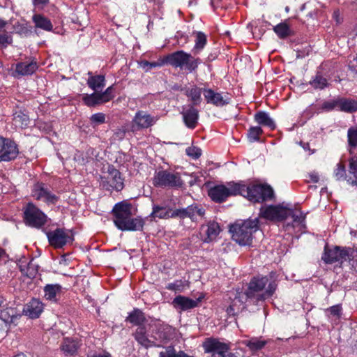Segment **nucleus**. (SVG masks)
<instances>
[{
    "instance_id": "nucleus-1",
    "label": "nucleus",
    "mask_w": 357,
    "mask_h": 357,
    "mask_svg": "<svg viewBox=\"0 0 357 357\" xmlns=\"http://www.w3.org/2000/svg\"><path fill=\"white\" fill-rule=\"evenodd\" d=\"M259 215L270 220H286L287 222L284 227L289 234L305 232V215L300 208H291L281 204L264 206L260 208Z\"/></svg>"
},
{
    "instance_id": "nucleus-2",
    "label": "nucleus",
    "mask_w": 357,
    "mask_h": 357,
    "mask_svg": "<svg viewBox=\"0 0 357 357\" xmlns=\"http://www.w3.org/2000/svg\"><path fill=\"white\" fill-rule=\"evenodd\" d=\"M278 288L275 273L271 272L267 275L253 277L248 284L245 291L247 297L253 303L264 301L271 298Z\"/></svg>"
},
{
    "instance_id": "nucleus-3",
    "label": "nucleus",
    "mask_w": 357,
    "mask_h": 357,
    "mask_svg": "<svg viewBox=\"0 0 357 357\" xmlns=\"http://www.w3.org/2000/svg\"><path fill=\"white\" fill-rule=\"evenodd\" d=\"M132 205L124 202L115 204L112 212L114 223L121 231H140L144 221L142 218H132Z\"/></svg>"
},
{
    "instance_id": "nucleus-4",
    "label": "nucleus",
    "mask_w": 357,
    "mask_h": 357,
    "mask_svg": "<svg viewBox=\"0 0 357 357\" xmlns=\"http://www.w3.org/2000/svg\"><path fill=\"white\" fill-rule=\"evenodd\" d=\"M258 225L257 218L232 225L229 228L232 239L240 245H250L252 241L253 234L259 229Z\"/></svg>"
},
{
    "instance_id": "nucleus-5",
    "label": "nucleus",
    "mask_w": 357,
    "mask_h": 357,
    "mask_svg": "<svg viewBox=\"0 0 357 357\" xmlns=\"http://www.w3.org/2000/svg\"><path fill=\"white\" fill-rule=\"evenodd\" d=\"M239 186V195L253 202H263L273 197V190L266 184L246 185L244 182L240 181Z\"/></svg>"
},
{
    "instance_id": "nucleus-6",
    "label": "nucleus",
    "mask_w": 357,
    "mask_h": 357,
    "mask_svg": "<svg viewBox=\"0 0 357 357\" xmlns=\"http://www.w3.org/2000/svg\"><path fill=\"white\" fill-rule=\"evenodd\" d=\"M166 62L173 67L185 68L192 73L197 68L201 61L199 58L193 57L190 54L179 50L167 55Z\"/></svg>"
},
{
    "instance_id": "nucleus-7",
    "label": "nucleus",
    "mask_w": 357,
    "mask_h": 357,
    "mask_svg": "<svg viewBox=\"0 0 357 357\" xmlns=\"http://www.w3.org/2000/svg\"><path fill=\"white\" fill-rule=\"evenodd\" d=\"M153 184L158 188H178L183 186V181L178 172L160 170L155 172Z\"/></svg>"
},
{
    "instance_id": "nucleus-8",
    "label": "nucleus",
    "mask_w": 357,
    "mask_h": 357,
    "mask_svg": "<svg viewBox=\"0 0 357 357\" xmlns=\"http://www.w3.org/2000/svg\"><path fill=\"white\" fill-rule=\"evenodd\" d=\"M239 182H229L225 185H217L208 190V196L218 203H221L230 196H236L240 192Z\"/></svg>"
},
{
    "instance_id": "nucleus-9",
    "label": "nucleus",
    "mask_w": 357,
    "mask_h": 357,
    "mask_svg": "<svg viewBox=\"0 0 357 357\" xmlns=\"http://www.w3.org/2000/svg\"><path fill=\"white\" fill-rule=\"evenodd\" d=\"M100 185L103 189L108 191H121L124 187L123 178L118 169L114 166L109 165L107 172L100 176Z\"/></svg>"
},
{
    "instance_id": "nucleus-10",
    "label": "nucleus",
    "mask_w": 357,
    "mask_h": 357,
    "mask_svg": "<svg viewBox=\"0 0 357 357\" xmlns=\"http://www.w3.org/2000/svg\"><path fill=\"white\" fill-rule=\"evenodd\" d=\"M203 347L206 353L211 354V357H237L230 351L229 344L217 339L206 340L203 344Z\"/></svg>"
},
{
    "instance_id": "nucleus-11",
    "label": "nucleus",
    "mask_w": 357,
    "mask_h": 357,
    "mask_svg": "<svg viewBox=\"0 0 357 357\" xmlns=\"http://www.w3.org/2000/svg\"><path fill=\"white\" fill-rule=\"evenodd\" d=\"M24 215L26 224L36 228L41 227L47 220V215L33 203L26 204L24 208Z\"/></svg>"
},
{
    "instance_id": "nucleus-12",
    "label": "nucleus",
    "mask_w": 357,
    "mask_h": 357,
    "mask_svg": "<svg viewBox=\"0 0 357 357\" xmlns=\"http://www.w3.org/2000/svg\"><path fill=\"white\" fill-rule=\"evenodd\" d=\"M229 305L226 312L229 317H234L238 314L245 307V303L248 299L245 292L236 289L229 294Z\"/></svg>"
},
{
    "instance_id": "nucleus-13",
    "label": "nucleus",
    "mask_w": 357,
    "mask_h": 357,
    "mask_svg": "<svg viewBox=\"0 0 357 357\" xmlns=\"http://www.w3.org/2000/svg\"><path fill=\"white\" fill-rule=\"evenodd\" d=\"M158 120L157 116H151L145 111L137 112L131 121V129L133 132L139 131L153 126Z\"/></svg>"
},
{
    "instance_id": "nucleus-14",
    "label": "nucleus",
    "mask_w": 357,
    "mask_h": 357,
    "mask_svg": "<svg viewBox=\"0 0 357 357\" xmlns=\"http://www.w3.org/2000/svg\"><path fill=\"white\" fill-rule=\"evenodd\" d=\"M32 195L36 199L47 204H55L59 200V197L49 190L43 183H37L33 185Z\"/></svg>"
},
{
    "instance_id": "nucleus-15",
    "label": "nucleus",
    "mask_w": 357,
    "mask_h": 357,
    "mask_svg": "<svg viewBox=\"0 0 357 357\" xmlns=\"http://www.w3.org/2000/svg\"><path fill=\"white\" fill-rule=\"evenodd\" d=\"M50 244L55 248H61L71 241L70 235L63 229H56L46 232Z\"/></svg>"
},
{
    "instance_id": "nucleus-16",
    "label": "nucleus",
    "mask_w": 357,
    "mask_h": 357,
    "mask_svg": "<svg viewBox=\"0 0 357 357\" xmlns=\"http://www.w3.org/2000/svg\"><path fill=\"white\" fill-rule=\"evenodd\" d=\"M155 330L153 331V338L160 343H166L173 337L174 329L167 324L158 321L155 324Z\"/></svg>"
},
{
    "instance_id": "nucleus-17",
    "label": "nucleus",
    "mask_w": 357,
    "mask_h": 357,
    "mask_svg": "<svg viewBox=\"0 0 357 357\" xmlns=\"http://www.w3.org/2000/svg\"><path fill=\"white\" fill-rule=\"evenodd\" d=\"M203 95L208 104H211L216 107H223L229 103L230 98L227 94L215 92L211 89L204 88Z\"/></svg>"
},
{
    "instance_id": "nucleus-18",
    "label": "nucleus",
    "mask_w": 357,
    "mask_h": 357,
    "mask_svg": "<svg viewBox=\"0 0 357 357\" xmlns=\"http://www.w3.org/2000/svg\"><path fill=\"white\" fill-rule=\"evenodd\" d=\"M348 249L339 247H335L333 249L325 250V252L322 257V259L326 264H333L335 262L342 263L347 261Z\"/></svg>"
},
{
    "instance_id": "nucleus-19",
    "label": "nucleus",
    "mask_w": 357,
    "mask_h": 357,
    "mask_svg": "<svg viewBox=\"0 0 357 357\" xmlns=\"http://www.w3.org/2000/svg\"><path fill=\"white\" fill-rule=\"evenodd\" d=\"M220 232L219 224L215 221H209L206 225H202L200 228V235L204 243L214 241Z\"/></svg>"
},
{
    "instance_id": "nucleus-20",
    "label": "nucleus",
    "mask_w": 357,
    "mask_h": 357,
    "mask_svg": "<svg viewBox=\"0 0 357 357\" xmlns=\"http://www.w3.org/2000/svg\"><path fill=\"white\" fill-rule=\"evenodd\" d=\"M181 114L185 125L190 129H194L198 123L199 112L192 105L182 107Z\"/></svg>"
},
{
    "instance_id": "nucleus-21",
    "label": "nucleus",
    "mask_w": 357,
    "mask_h": 357,
    "mask_svg": "<svg viewBox=\"0 0 357 357\" xmlns=\"http://www.w3.org/2000/svg\"><path fill=\"white\" fill-rule=\"evenodd\" d=\"M271 342L270 339H266L262 336L251 337L242 341V344L248 347V350L252 354H257L261 351L265 347Z\"/></svg>"
},
{
    "instance_id": "nucleus-22",
    "label": "nucleus",
    "mask_w": 357,
    "mask_h": 357,
    "mask_svg": "<svg viewBox=\"0 0 357 357\" xmlns=\"http://www.w3.org/2000/svg\"><path fill=\"white\" fill-rule=\"evenodd\" d=\"M133 337L139 344L145 348L160 347V344L149 337L146 326L137 327L133 333Z\"/></svg>"
},
{
    "instance_id": "nucleus-23",
    "label": "nucleus",
    "mask_w": 357,
    "mask_h": 357,
    "mask_svg": "<svg viewBox=\"0 0 357 357\" xmlns=\"http://www.w3.org/2000/svg\"><path fill=\"white\" fill-rule=\"evenodd\" d=\"M19 153L17 144L12 140L5 138V143L0 153L1 161H10L15 159Z\"/></svg>"
},
{
    "instance_id": "nucleus-24",
    "label": "nucleus",
    "mask_w": 357,
    "mask_h": 357,
    "mask_svg": "<svg viewBox=\"0 0 357 357\" xmlns=\"http://www.w3.org/2000/svg\"><path fill=\"white\" fill-rule=\"evenodd\" d=\"M201 299L202 298L193 300L179 295L174 298L172 303L175 307L185 311L197 307L198 303L201 301Z\"/></svg>"
},
{
    "instance_id": "nucleus-25",
    "label": "nucleus",
    "mask_w": 357,
    "mask_h": 357,
    "mask_svg": "<svg viewBox=\"0 0 357 357\" xmlns=\"http://www.w3.org/2000/svg\"><path fill=\"white\" fill-rule=\"evenodd\" d=\"M43 310V304L38 299L33 298L26 304L24 312L31 319L38 318Z\"/></svg>"
},
{
    "instance_id": "nucleus-26",
    "label": "nucleus",
    "mask_w": 357,
    "mask_h": 357,
    "mask_svg": "<svg viewBox=\"0 0 357 357\" xmlns=\"http://www.w3.org/2000/svg\"><path fill=\"white\" fill-rule=\"evenodd\" d=\"M126 321L137 327L144 326L147 322L145 314L139 308H134L129 312Z\"/></svg>"
},
{
    "instance_id": "nucleus-27",
    "label": "nucleus",
    "mask_w": 357,
    "mask_h": 357,
    "mask_svg": "<svg viewBox=\"0 0 357 357\" xmlns=\"http://www.w3.org/2000/svg\"><path fill=\"white\" fill-rule=\"evenodd\" d=\"M38 68L34 61L20 62L16 64L15 73L20 76L32 75Z\"/></svg>"
},
{
    "instance_id": "nucleus-28",
    "label": "nucleus",
    "mask_w": 357,
    "mask_h": 357,
    "mask_svg": "<svg viewBox=\"0 0 357 357\" xmlns=\"http://www.w3.org/2000/svg\"><path fill=\"white\" fill-rule=\"evenodd\" d=\"M203 89L198 87L196 85H192L188 88L183 89L185 95L189 98L193 106L199 105L202 102V93H203Z\"/></svg>"
},
{
    "instance_id": "nucleus-29",
    "label": "nucleus",
    "mask_w": 357,
    "mask_h": 357,
    "mask_svg": "<svg viewBox=\"0 0 357 357\" xmlns=\"http://www.w3.org/2000/svg\"><path fill=\"white\" fill-rule=\"evenodd\" d=\"M62 287L58 284H47L44 287V296L46 300L56 303L58 296L61 293Z\"/></svg>"
},
{
    "instance_id": "nucleus-30",
    "label": "nucleus",
    "mask_w": 357,
    "mask_h": 357,
    "mask_svg": "<svg viewBox=\"0 0 357 357\" xmlns=\"http://www.w3.org/2000/svg\"><path fill=\"white\" fill-rule=\"evenodd\" d=\"M32 21L35 24V28L42 29L45 31H52L53 25L51 20L41 14H35L32 17Z\"/></svg>"
},
{
    "instance_id": "nucleus-31",
    "label": "nucleus",
    "mask_w": 357,
    "mask_h": 357,
    "mask_svg": "<svg viewBox=\"0 0 357 357\" xmlns=\"http://www.w3.org/2000/svg\"><path fill=\"white\" fill-rule=\"evenodd\" d=\"M89 78L87 84L90 89L95 91L102 90L105 85V77L104 75H93L91 72L88 73Z\"/></svg>"
},
{
    "instance_id": "nucleus-32",
    "label": "nucleus",
    "mask_w": 357,
    "mask_h": 357,
    "mask_svg": "<svg viewBox=\"0 0 357 357\" xmlns=\"http://www.w3.org/2000/svg\"><path fill=\"white\" fill-rule=\"evenodd\" d=\"M255 121L263 126L268 127L271 130L275 128V123L273 119H271L269 114L265 112H258L255 115Z\"/></svg>"
},
{
    "instance_id": "nucleus-33",
    "label": "nucleus",
    "mask_w": 357,
    "mask_h": 357,
    "mask_svg": "<svg viewBox=\"0 0 357 357\" xmlns=\"http://www.w3.org/2000/svg\"><path fill=\"white\" fill-rule=\"evenodd\" d=\"M79 347V342L77 340L66 337L61 344L62 351L69 356L75 354Z\"/></svg>"
},
{
    "instance_id": "nucleus-34",
    "label": "nucleus",
    "mask_w": 357,
    "mask_h": 357,
    "mask_svg": "<svg viewBox=\"0 0 357 357\" xmlns=\"http://www.w3.org/2000/svg\"><path fill=\"white\" fill-rule=\"evenodd\" d=\"M82 100L84 104L88 107H95L96 105L105 103L103 101V98H102L100 93H98L97 91L91 94H83Z\"/></svg>"
},
{
    "instance_id": "nucleus-35",
    "label": "nucleus",
    "mask_w": 357,
    "mask_h": 357,
    "mask_svg": "<svg viewBox=\"0 0 357 357\" xmlns=\"http://www.w3.org/2000/svg\"><path fill=\"white\" fill-rule=\"evenodd\" d=\"M273 31L280 39L287 38L294 34L287 22H281L273 27Z\"/></svg>"
},
{
    "instance_id": "nucleus-36",
    "label": "nucleus",
    "mask_w": 357,
    "mask_h": 357,
    "mask_svg": "<svg viewBox=\"0 0 357 357\" xmlns=\"http://www.w3.org/2000/svg\"><path fill=\"white\" fill-rule=\"evenodd\" d=\"M205 210L199 205L188 206V218L193 222H197L204 217Z\"/></svg>"
},
{
    "instance_id": "nucleus-37",
    "label": "nucleus",
    "mask_w": 357,
    "mask_h": 357,
    "mask_svg": "<svg viewBox=\"0 0 357 357\" xmlns=\"http://www.w3.org/2000/svg\"><path fill=\"white\" fill-rule=\"evenodd\" d=\"M339 110L346 112H352L357 110V101L339 98Z\"/></svg>"
},
{
    "instance_id": "nucleus-38",
    "label": "nucleus",
    "mask_w": 357,
    "mask_h": 357,
    "mask_svg": "<svg viewBox=\"0 0 357 357\" xmlns=\"http://www.w3.org/2000/svg\"><path fill=\"white\" fill-rule=\"evenodd\" d=\"M349 173L354 176V178L349 177L347 183L351 185H357V157L353 156L349 160Z\"/></svg>"
},
{
    "instance_id": "nucleus-39",
    "label": "nucleus",
    "mask_w": 357,
    "mask_h": 357,
    "mask_svg": "<svg viewBox=\"0 0 357 357\" xmlns=\"http://www.w3.org/2000/svg\"><path fill=\"white\" fill-rule=\"evenodd\" d=\"M189 286V282L185 280H176L173 282L169 283L166 289L175 292H183L185 287Z\"/></svg>"
},
{
    "instance_id": "nucleus-40",
    "label": "nucleus",
    "mask_w": 357,
    "mask_h": 357,
    "mask_svg": "<svg viewBox=\"0 0 357 357\" xmlns=\"http://www.w3.org/2000/svg\"><path fill=\"white\" fill-rule=\"evenodd\" d=\"M171 213L163 206L158 205L153 206V211L151 213V216L153 218H158L160 219H167L171 218Z\"/></svg>"
},
{
    "instance_id": "nucleus-41",
    "label": "nucleus",
    "mask_w": 357,
    "mask_h": 357,
    "mask_svg": "<svg viewBox=\"0 0 357 357\" xmlns=\"http://www.w3.org/2000/svg\"><path fill=\"white\" fill-rule=\"evenodd\" d=\"M195 44L193 50L196 53H199L204 49L206 44V36L203 32L197 31L195 33Z\"/></svg>"
},
{
    "instance_id": "nucleus-42",
    "label": "nucleus",
    "mask_w": 357,
    "mask_h": 357,
    "mask_svg": "<svg viewBox=\"0 0 357 357\" xmlns=\"http://www.w3.org/2000/svg\"><path fill=\"white\" fill-rule=\"evenodd\" d=\"M310 84L315 89H324L328 86V81L320 75H317L310 82Z\"/></svg>"
},
{
    "instance_id": "nucleus-43",
    "label": "nucleus",
    "mask_w": 357,
    "mask_h": 357,
    "mask_svg": "<svg viewBox=\"0 0 357 357\" xmlns=\"http://www.w3.org/2000/svg\"><path fill=\"white\" fill-rule=\"evenodd\" d=\"M263 130L259 126H253L250 128L248 132V138L250 142H257L259 140V136L262 134Z\"/></svg>"
},
{
    "instance_id": "nucleus-44",
    "label": "nucleus",
    "mask_w": 357,
    "mask_h": 357,
    "mask_svg": "<svg viewBox=\"0 0 357 357\" xmlns=\"http://www.w3.org/2000/svg\"><path fill=\"white\" fill-rule=\"evenodd\" d=\"M13 41L11 33L6 30H0V48L6 47Z\"/></svg>"
},
{
    "instance_id": "nucleus-45",
    "label": "nucleus",
    "mask_w": 357,
    "mask_h": 357,
    "mask_svg": "<svg viewBox=\"0 0 357 357\" xmlns=\"http://www.w3.org/2000/svg\"><path fill=\"white\" fill-rule=\"evenodd\" d=\"M321 109L326 112H330L333 109H339V98L324 101Z\"/></svg>"
},
{
    "instance_id": "nucleus-46",
    "label": "nucleus",
    "mask_w": 357,
    "mask_h": 357,
    "mask_svg": "<svg viewBox=\"0 0 357 357\" xmlns=\"http://www.w3.org/2000/svg\"><path fill=\"white\" fill-rule=\"evenodd\" d=\"M20 267L22 273L29 278H33L38 272L36 267L31 261L28 264L26 268H24L22 265H20Z\"/></svg>"
},
{
    "instance_id": "nucleus-47",
    "label": "nucleus",
    "mask_w": 357,
    "mask_h": 357,
    "mask_svg": "<svg viewBox=\"0 0 357 357\" xmlns=\"http://www.w3.org/2000/svg\"><path fill=\"white\" fill-rule=\"evenodd\" d=\"M333 175L337 180L347 179L345 166L341 162L337 163L334 169Z\"/></svg>"
},
{
    "instance_id": "nucleus-48",
    "label": "nucleus",
    "mask_w": 357,
    "mask_h": 357,
    "mask_svg": "<svg viewBox=\"0 0 357 357\" xmlns=\"http://www.w3.org/2000/svg\"><path fill=\"white\" fill-rule=\"evenodd\" d=\"M105 114L102 112H98L93 114L90 117L91 123L93 127H95L98 125L102 124L105 122Z\"/></svg>"
},
{
    "instance_id": "nucleus-49",
    "label": "nucleus",
    "mask_w": 357,
    "mask_h": 357,
    "mask_svg": "<svg viewBox=\"0 0 357 357\" xmlns=\"http://www.w3.org/2000/svg\"><path fill=\"white\" fill-rule=\"evenodd\" d=\"M348 143L351 147L357 146V129L351 128L347 132Z\"/></svg>"
},
{
    "instance_id": "nucleus-50",
    "label": "nucleus",
    "mask_w": 357,
    "mask_h": 357,
    "mask_svg": "<svg viewBox=\"0 0 357 357\" xmlns=\"http://www.w3.org/2000/svg\"><path fill=\"white\" fill-rule=\"evenodd\" d=\"M14 121L16 125L20 126L22 128L26 127L29 124V117L24 114H17L14 117Z\"/></svg>"
},
{
    "instance_id": "nucleus-51",
    "label": "nucleus",
    "mask_w": 357,
    "mask_h": 357,
    "mask_svg": "<svg viewBox=\"0 0 357 357\" xmlns=\"http://www.w3.org/2000/svg\"><path fill=\"white\" fill-rule=\"evenodd\" d=\"M186 154L192 159H197L202 155V150L197 146H190L185 149Z\"/></svg>"
},
{
    "instance_id": "nucleus-52",
    "label": "nucleus",
    "mask_w": 357,
    "mask_h": 357,
    "mask_svg": "<svg viewBox=\"0 0 357 357\" xmlns=\"http://www.w3.org/2000/svg\"><path fill=\"white\" fill-rule=\"evenodd\" d=\"M171 218H179L184 219L188 218V206L186 208H177L171 213Z\"/></svg>"
},
{
    "instance_id": "nucleus-53",
    "label": "nucleus",
    "mask_w": 357,
    "mask_h": 357,
    "mask_svg": "<svg viewBox=\"0 0 357 357\" xmlns=\"http://www.w3.org/2000/svg\"><path fill=\"white\" fill-rule=\"evenodd\" d=\"M164 64L163 61H154L149 62L147 61H143L140 63V66L146 71L151 70L153 68L160 67Z\"/></svg>"
},
{
    "instance_id": "nucleus-54",
    "label": "nucleus",
    "mask_w": 357,
    "mask_h": 357,
    "mask_svg": "<svg viewBox=\"0 0 357 357\" xmlns=\"http://www.w3.org/2000/svg\"><path fill=\"white\" fill-rule=\"evenodd\" d=\"M348 259L353 267H357V249H348Z\"/></svg>"
},
{
    "instance_id": "nucleus-55",
    "label": "nucleus",
    "mask_w": 357,
    "mask_h": 357,
    "mask_svg": "<svg viewBox=\"0 0 357 357\" xmlns=\"http://www.w3.org/2000/svg\"><path fill=\"white\" fill-rule=\"evenodd\" d=\"M113 91H114L113 86H110L107 87L104 92L100 93L102 98H103V101L105 102H109L114 97V95L113 94Z\"/></svg>"
},
{
    "instance_id": "nucleus-56",
    "label": "nucleus",
    "mask_w": 357,
    "mask_h": 357,
    "mask_svg": "<svg viewBox=\"0 0 357 357\" xmlns=\"http://www.w3.org/2000/svg\"><path fill=\"white\" fill-rule=\"evenodd\" d=\"M176 351L173 346L165 347V351H162L159 354L160 357H175Z\"/></svg>"
},
{
    "instance_id": "nucleus-57",
    "label": "nucleus",
    "mask_w": 357,
    "mask_h": 357,
    "mask_svg": "<svg viewBox=\"0 0 357 357\" xmlns=\"http://www.w3.org/2000/svg\"><path fill=\"white\" fill-rule=\"evenodd\" d=\"M15 30L20 35H24L26 36L30 35L32 33L31 27L27 26L24 24H18L16 26Z\"/></svg>"
},
{
    "instance_id": "nucleus-58",
    "label": "nucleus",
    "mask_w": 357,
    "mask_h": 357,
    "mask_svg": "<svg viewBox=\"0 0 357 357\" xmlns=\"http://www.w3.org/2000/svg\"><path fill=\"white\" fill-rule=\"evenodd\" d=\"M332 315L340 317L342 313V307L340 305H335L327 310Z\"/></svg>"
},
{
    "instance_id": "nucleus-59",
    "label": "nucleus",
    "mask_w": 357,
    "mask_h": 357,
    "mask_svg": "<svg viewBox=\"0 0 357 357\" xmlns=\"http://www.w3.org/2000/svg\"><path fill=\"white\" fill-rule=\"evenodd\" d=\"M309 177L310 178V181L313 183H317L319 180V174L316 172H310Z\"/></svg>"
},
{
    "instance_id": "nucleus-60",
    "label": "nucleus",
    "mask_w": 357,
    "mask_h": 357,
    "mask_svg": "<svg viewBox=\"0 0 357 357\" xmlns=\"http://www.w3.org/2000/svg\"><path fill=\"white\" fill-rule=\"evenodd\" d=\"M333 18L336 21L337 23H340L342 21V18L340 17V13L338 10H336L333 13Z\"/></svg>"
},
{
    "instance_id": "nucleus-61",
    "label": "nucleus",
    "mask_w": 357,
    "mask_h": 357,
    "mask_svg": "<svg viewBox=\"0 0 357 357\" xmlns=\"http://www.w3.org/2000/svg\"><path fill=\"white\" fill-rule=\"evenodd\" d=\"M91 357H111V355L107 352H104L102 354H95Z\"/></svg>"
},
{
    "instance_id": "nucleus-62",
    "label": "nucleus",
    "mask_w": 357,
    "mask_h": 357,
    "mask_svg": "<svg viewBox=\"0 0 357 357\" xmlns=\"http://www.w3.org/2000/svg\"><path fill=\"white\" fill-rule=\"evenodd\" d=\"M300 144H301V146H303V148L305 151H310V145L308 143H303L301 142Z\"/></svg>"
},
{
    "instance_id": "nucleus-63",
    "label": "nucleus",
    "mask_w": 357,
    "mask_h": 357,
    "mask_svg": "<svg viewBox=\"0 0 357 357\" xmlns=\"http://www.w3.org/2000/svg\"><path fill=\"white\" fill-rule=\"evenodd\" d=\"M33 2L35 5L45 4L47 0H33Z\"/></svg>"
},
{
    "instance_id": "nucleus-64",
    "label": "nucleus",
    "mask_w": 357,
    "mask_h": 357,
    "mask_svg": "<svg viewBox=\"0 0 357 357\" xmlns=\"http://www.w3.org/2000/svg\"><path fill=\"white\" fill-rule=\"evenodd\" d=\"M4 143H5V138L1 137V136H0V153L2 151V147H3V144H4Z\"/></svg>"
}]
</instances>
